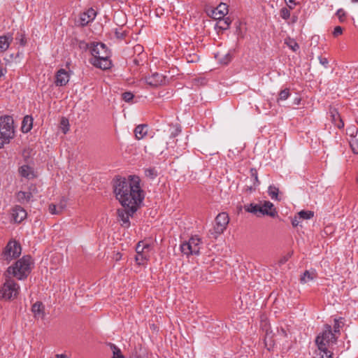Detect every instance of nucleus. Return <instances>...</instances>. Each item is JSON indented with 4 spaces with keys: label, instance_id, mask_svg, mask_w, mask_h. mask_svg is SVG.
<instances>
[{
    "label": "nucleus",
    "instance_id": "obj_1",
    "mask_svg": "<svg viewBox=\"0 0 358 358\" xmlns=\"http://www.w3.org/2000/svg\"><path fill=\"white\" fill-rule=\"evenodd\" d=\"M113 187L115 198L122 206L117 211L118 221L122 227L128 228L129 218L133 217L145 198L141 179L134 175L117 176L113 180Z\"/></svg>",
    "mask_w": 358,
    "mask_h": 358
},
{
    "label": "nucleus",
    "instance_id": "obj_2",
    "mask_svg": "<svg viewBox=\"0 0 358 358\" xmlns=\"http://www.w3.org/2000/svg\"><path fill=\"white\" fill-rule=\"evenodd\" d=\"M89 49L92 55L90 62L93 66L103 70L109 69L111 67L110 52L105 44L93 43L90 45Z\"/></svg>",
    "mask_w": 358,
    "mask_h": 358
},
{
    "label": "nucleus",
    "instance_id": "obj_3",
    "mask_svg": "<svg viewBox=\"0 0 358 358\" xmlns=\"http://www.w3.org/2000/svg\"><path fill=\"white\" fill-rule=\"evenodd\" d=\"M33 262L30 256H24L17 260L13 266L8 268L7 272L18 280L27 278L31 271Z\"/></svg>",
    "mask_w": 358,
    "mask_h": 358
},
{
    "label": "nucleus",
    "instance_id": "obj_4",
    "mask_svg": "<svg viewBox=\"0 0 358 358\" xmlns=\"http://www.w3.org/2000/svg\"><path fill=\"white\" fill-rule=\"evenodd\" d=\"M203 242L199 236H193L188 241L182 242L180 245V251L187 257L191 255H199Z\"/></svg>",
    "mask_w": 358,
    "mask_h": 358
},
{
    "label": "nucleus",
    "instance_id": "obj_5",
    "mask_svg": "<svg viewBox=\"0 0 358 358\" xmlns=\"http://www.w3.org/2000/svg\"><path fill=\"white\" fill-rule=\"evenodd\" d=\"M337 336L332 332L330 325H326L324 329L317 336L315 342L317 348H329L336 342Z\"/></svg>",
    "mask_w": 358,
    "mask_h": 358
},
{
    "label": "nucleus",
    "instance_id": "obj_6",
    "mask_svg": "<svg viewBox=\"0 0 358 358\" xmlns=\"http://www.w3.org/2000/svg\"><path fill=\"white\" fill-rule=\"evenodd\" d=\"M19 291V285L11 278H6L0 289V298L5 300L14 299L17 296Z\"/></svg>",
    "mask_w": 358,
    "mask_h": 358
},
{
    "label": "nucleus",
    "instance_id": "obj_7",
    "mask_svg": "<svg viewBox=\"0 0 358 358\" xmlns=\"http://www.w3.org/2000/svg\"><path fill=\"white\" fill-rule=\"evenodd\" d=\"M229 222V217L227 213L222 212L219 213L215 218V224L213 231H210V235L213 238H217V236L222 234L226 229Z\"/></svg>",
    "mask_w": 358,
    "mask_h": 358
},
{
    "label": "nucleus",
    "instance_id": "obj_8",
    "mask_svg": "<svg viewBox=\"0 0 358 358\" xmlns=\"http://www.w3.org/2000/svg\"><path fill=\"white\" fill-rule=\"evenodd\" d=\"M0 133L3 138L10 140L14 136L13 119L6 115L0 118Z\"/></svg>",
    "mask_w": 358,
    "mask_h": 358
},
{
    "label": "nucleus",
    "instance_id": "obj_9",
    "mask_svg": "<svg viewBox=\"0 0 358 358\" xmlns=\"http://www.w3.org/2000/svg\"><path fill=\"white\" fill-rule=\"evenodd\" d=\"M21 246L15 241H10L6 245L3 252V259L8 262L11 261L21 254Z\"/></svg>",
    "mask_w": 358,
    "mask_h": 358
},
{
    "label": "nucleus",
    "instance_id": "obj_10",
    "mask_svg": "<svg viewBox=\"0 0 358 358\" xmlns=\"http://www.w3.org/2000/svg\"><path fill=\"white\" fill-rule=\"evenodd\" d=\"M146 83L151 86L157 87L166 83V77L161 73H154L146 78Z\"/></svg>",
    "mask_w": 358,
    "mask_h": 358
},
{
    "label": "nucleus",
    "instance_id": "obj_11",
    "mask_svg": "<svg viewBox=\"0 0 358 358\" xmlns=\"http://www.w3.org/2000/svg\"><path fill=\"white\" fill-rule=\"evenodd\" d=\"M12 217L15 222L20 223L27 217L26 210L20 206H16L12 209Z\"/></svg>",
    "mask_w": 358,
    "mask_h": 358
},
{
    "label": "nucleus",
    "instance_id": "obj_12",
    "mask_svg": "<svg viewBox=\"0 0 358 358\" xmlns=\"http://www.w3.org/2000/svg\"><path fill=\"white\" fill-rule=\"evenodd\" d=\"M69 74L65 69H59L55 76V85L57 86H64L69 81Z\"/></svg>",
    "mask_w": 358,
    "mask_h": 358
},
{
    "label": "nucleus",
    "instance_id": "obj_13",
    "mask_svg": "<svg viewBox=\"0 0 358 358\" xmlns=\"http://www.w3.org/2000/svg\"><path fill=\"white\" fill-rule=\"evenodd\" d=\"M260 215H266L272 217L277 215L273 204L270 201H264L263 204H260Z\"/></svg>",
    "mask_w": 358,
    "mask_h": 358
},
{
    "label": "nucleus",
    "instance_id": "obj_14",
    "mask_svg": "<svg viewBox=\"0 0 358 358\" xmlns=\"http://www.w3.org/2000/svg\"><path fill=\"white\" fill-rule=\"evenodd\" d=\"M228 13V6L226 3H220L216 8L213 10L212 16L215 20H221Z\"/></svg>",
    "mask_w": 358,
    "mask_h": 358
},
{
    "label": "nucleus",
    "instance_id": "obj_15",
    "mask_svg": "<svg viewBox=\"0 0 358 358\" xmlns=\"http://www.w3.org/2000/svg\"><path fill=\"white\" fill-rule=\"evenodd\" d=\"M96 15V11L93 8L88 9L86 12L80 14V23L82 26L87 25L90 22L94 20Z\"/></svg>",
    "mask_w": 358,
    "mask_h": 358
},
{
    "label": "nucleus",
    "instance_id": "obj_16",
    "mask_svg": "<svg viewBox=\"0 0 358 358\" xmlns=\"http://www.w3.org/2000/svg\"><path fill=\"white\" fill-rule=\"evenodd\" d=\"M13 39L12 34L0 36V52H4L8 50Z\"/></svg>",
    "mask_w": 358,
    "mask_h": 358
},
{
    "label": "nucleus",
    "instance_id": "obj_17",
    "mask_svg": "<svg viewBox=\"0 0 358 358\" xmlns=\"http://www.w3.org/2000/svg\"><path fill=\"white\" fill-rule=\"evenodd\" d=\"M317 277L315 270L306 271L301 275L300 280L303 284L309 283Z\"/></svg>",
    "mask_w": 358,
    "mask_h": 358
},
{
    "label": "nucleus",
    "instance_id": "obj_18",
    "mask_svg": "<svg viewBox=\"0 0 358 358\" xmlns=\"http://www.w3.org/2000/svg\"><path fill=\"white\" fill-rule=\"evenodd\" d=\"M333 353L328 348H320L315 351L313 358H333Z\"/></svg>",
    "mask_w": 358,
    "mask_h": 358
},
{
    "label": "nucleus",
    "instance_id": "obj_19",
    "mask_svg": "<svg viewBox=\"0 0 358 358\" xmlns=\"http://www.w3.org/2000/svg\"><path fill=\"white\" fill-rule=\"evenodd\" d=\"M32 312L34 316L38 318H43L44 316V306L41 302H36L32 306Z\"/></svg>",
    "mask_w": 358,
    "mask_h": 358
},
{
    "label": "nucleus",
    "instance_id": "obj_20",
    "mask_svg": "<svg viewBox=\"0 0 358 358\" xmlns=\"http://www.w3.org/2000/svg\"><path fill=\"white\" fill-rule=\"evenodd\" d=\"M150 257V251H146L136 254L135 260L138 265H145L149 260Z\"/></svg>",
    "mask_w": 358,
    "mask_h": 358
},
{
    "label": "nucleus",
    "instance_id": "obj_21",
    "mask_svg": "<svg viewBox=\"0 0 358 358\" xmlns=\"http://www.w3.org/2000/svg\"><path fill=\"white\" fill-rule=\"evenodd\" d=\"M19 172L22 177H24V178H27L29 179L33 178L35 177V175H34V173L32 169L27 165L22 166L19 169Z\"/></svg>",
    "mask_w": 358,
    "mask_h": 358
},
{
    "label": "nucleus",
    "instance_id": "obj_22",
    "mask_svg": "<svg viewBox=\"0 0 358 358\" xmlns=\"http://www.w3.org/2000/svg\"><path fill=\"white\" fill-rule=\"evenodd\" d=\"M134 133L137 139H142L148 133V126L146 124L138 125L135 128Z\"/></svg>",
    "mask_w": 358,
    "mask_h": 358
},
{
    "label": "nucleus",
    "instance_id": "obj_23",
    "mask_svg": "<svg viewBox=\"0 0 358 358\" xmlns=\"http://www.w3.org/2000/svg\"><path fill=\"white\" fill-rule=\"evenodd\" d=\"M32 124H33L32 117L31 116L26 115L22 120V131L24 133L29 132L32 128Z\"/></svg>",
    "mask_w": 358,
    "mask_h": 358
},
{
    "label": "nucleus",
    "instance_id": "obj_24",
    "mask_svg": "<svg viewBox=\"0 0 358 358\" xmlns=\"http://www.w3.org/2000/svg\"><path fill=\"white\" fill-rule=\"evenodd\" d=\"M17 199L20 203L28 202L32 197L29 192L20 191L16 194Z\"/></svg>",
    "mask_w": 358,
    "mask_h": 358
},
{
    "label": "nucleus",
    "instance_id": "obj_25",
    "mask_svg": "<svg viewBox=\"0 0 358 358\" xmlns=\"http://www.w3.org/2000/svg\"><path fill=\"white\" fill-rule=\"evenodd\" d=\"M245 209L246 211L253 213L257 216L260 215V204L250 203V205L245 206Z\"/></svg>",
    "mask_w": 358,
    "mask_h": 358
},
{
    "label": "nucleus",
    "instance_id": "obj_26",
    "mask_svg": "<svg viewBox=\"0 0 358 358\" xmlns=\"http://www.w3.org/2000/svg\"><path fill=\"white\" fill-rule=\"evenodd\" d=\"M264 343L266 347L268 350H271L272 347H273L275 344V341L273 339V334L272 332H268V331L266 333L265 338H264Z\"/></svg>",
    "mask_w": 358,
    "mask_h": 358
},
{
    "label": "nucleus",
    "instance_id": "obj_27",
    "mask_svg": "<svg viewBox=\"0 0 358 358\" xmlns=\"http://www.w3.org/2000/svg\"><path fill=\"white\" fill-rule=\"evenodd\" d=\"M15 41L17 44H19L20 45L24 47L27 44V39L26 36L24 32L19 31L17 33L15 36Z\"/></svg>",
    "mask_w": 358,
    "mask_h": 358
},
{
    "label": "nucleus",
    "instance_id": "obj_28",
    "mask_svg": "<svg viewBox=\"0 0 358 358\" xmlns=\"http://www.w3.org/2000/svg\"><path fill=\"white\" fill-rule=\"evenodd\" d=\"M299 219L310 220L313 217L314 212L311 210H301L298 213Z\"/></svg>",
    "mask_w": 358,
    "mask_h": 358
},
{
    "label": "nucleus",
    "instance_id": "obj_29",
    "mask_svg": "<svg viewBox=\"0 0 358 358\" xmlns=\"http://www.w3.org/2000/svg\"><path fill=\"white\" fill-rule=\"evenodd\" d=\"M150 247L148 244H146L142 241L138 242L136 247V254L142 253L143 252L150 251Z\"/></svg>",
    "mask_w": 358,
    "mask_h": 358
},
{
    "label": "nucleus",
    "instance_id": "obj_30",
    "mask_svg": "<svg viewBox=\"0 0 358 358\" xmlns=\"http://www.w3.org/2000/svg\"><path fill=\"white\" fill-rule=\"evenodd\" d=\"M110 348L113 355L112 358H124L121 353L120 349L117 348L115 345L110 343Z\"/></svg>",
    "mask_w": 358,
    "mask_h": 358
},
{
    "label": "nucleus",
    "instance_id": "obj_31",
    "mask_svg": "<svg viewBox=\"0 0 358 358\" xmlns=\"http://www.w3.org/2000/svg\"><path fill=\"white\" fill-rule=\"evenodd\" d=\"M285 43L293 51H296L299 46L297 43L292 38H288L285 40Z\"/></svg>",
    "mask_w": 358,
    "mask_h": 358
},
{
    "label": "nucleus",
    "instance_id": "obj_32",
    "mask_svg": "<svg viewBox=\"0 0 358 358\" xmlns=\"http://www.w3.org/2000/svg\"><path fill=\"white\" fill-rule=\"evenodd\" d=\"M279 189L275 186L271 185L268 187V194L271 196L272 199L278 200V194Z\"/></svg>",
    "mask_w": 358,
    "mask_h": 358
},
{
    "label": "nucleus",
    "instance_id": "obj_33",
    "mask_svg": "<svg viewBox=\"0 0 358 358\" xmlns=\"http://www.w3.org/2000/svg\"><path fill=\"white\" fill-rule=\"evenodd\" d=\"M250 173L251 178L253 179V185L255 187L259 185L257 171L256 169L252 168V169H250Z\"/></svg>",
    "mask_w": 358,
    "mask_h": 358
},
{
    "label": "nucleus",
    "instance_id": "obj_34",
    "mask_svg": "<svg viewBox=\"0 0 358 358\" xmlns=\"http://www.w3.org/2000/svg\"><path fill=\"white\" fill-rule=\"evenodd\" d=\"M219 20V27L220 29H227L229 28L230 24H231V20H229V17H227V18H222L221 20Z\"/></svg>",
    "mask_w": 358,
    "mask_h": 358
},
{
    "label": "nucleus",
    "instance_id": "obj_35",
    "mask_svg": "<svg viewBox=\"0 0 358 358\" xmlns=\"http://www.w3.org/2000/svg\"><path fill=\"white\" fill-rule=\"evenodd\" d=\"M350 145L355 154H358V138H352L350 140Z\"/></svg>",
    "mask_w": 358,
    "mask_h": 358
},
{
    "label": "nucleus",
    "instance_id": "obj_36",
    "mask_svg": "<svg viewBox=\"0 0 358 358\" xmlns=\"http://www.w3.org/2000/svg\"><path fill=\"white\" fill-rule=\"evenodd\" d=\"M145 175L150 178H155L157 176V171L155 168H148L145 169Z\"/></svg>",
    "mask_w": 358,
    "mask_h": 358
},
{
    "label": "nucleus",
    "instance_id": "obj_37",
    "mask_svg": "<svg viewBox=\"0 0 358 358\" xmlns=\"http://www.w3.org/2000/svg\"><path fill=\"white\" fill-rule=\"evenodd\" d=\"M63 208L62 205L57 207L55 204H50L49 206V211L52 215L59 214L62 211Z\"/></svg>",
    "mask_w": 358,
    "mask_h": 358
},
{
    "label": "nucleus",
    "instance_id": "obj_38",
    "mask_svg": "<svg viewBox=\"0 0 358 358\" xmlns=\"http://www.w3.org/2000/svg\"><path fill=\"white\" fill-rule=\"evenodd\" d=\"M289 89H285L280 91L279 93L278 100L285 101L289 96Z\"/></svg>",
    "mask_w": 358,
    "mask_h": 358
},
{
    "label": "nucleus",
    "instance_id": "obj_39",
    "mask_svg": "<svg viewBox=\"0 0 358 358\" xmlns=\"http://www.w3.org/2000/svg\"><path fill=\"white\" fill-rule=\"evenodd\" d=\"M347 134L350 138H355L358 134V129L355 127H350L347 129Z\"/></svg>",
    "mask_w": 358,
    "mask_h": 358
},
{
    "label": "nucleus",
    "instance_id": "obj_40",
    "mask_svg": "<svg viewBox=\"0 0 358 358\" xmlns=\"http://www.w3.org/2000/svg\"><path fill=\"white\" fill-rule=\"evenodd\" d=\"M280 14L284 20H287L290 17V11L287 8H282Z\"/></svg>",
    "mask_w": 358,
    "mask_h": 358
},
{
    "label": "nucleus",
    "instance_id": "obj_41",
    "mask_svg": "<svg viewBox=\"0 0 358 358\" xmlns=\"http://www.w3.org/2000/svg\"><path fill=\"white\" fill-rule=\"evenodd\" d=\"M134 98V94L131 92H127L122 94V99L126 102H129Z\"/></svg>",
    "mask_w": 358,
    "mask_h": 358
},
{
    "label": "nucleus",
    "instance_id": "obj_42",
    "mask_svg": "<svg viewBox=\"0 0 358 358\" xmlns=\"http://www.w3.org/2000/svg\"><path fill=\"white\" fill-rule=\"evenodd\" d=\"M342 33H343V29H342V27H340V26H337V27H336L334 28V31H333V36H334V37H337V36H338L341 35V34H342Z\"/></svg>",
    "mask_w": 358,
    "mask_h": 358
},
{
    "label": "nucleus",
    "instance_id": "obj_43",
    "mask_svg": "<svg viewBox=\"0 0 358 358\" xmlns=\"http://www.w3.org/2000/svg\"><path fill=\"white\" fill-rule=\"evenodd\" d=\"M301 219H299V215L298 214L296 215H295L292 220V224L294 227H296L300 225V222H301Z\"/></svg>",
    "mask_w": 358,
    "mask_h": 358
},
{
    "label": "nucleus",
    "instance_id": "obj_44",
    "mask_svg": "<svg viewBox=\"0 0 358 358\" xmlns=\"http://www.w3.org/2000/svg\"><path fill=\"white\" fill-rule=\"evenodd\" d=\"M340 328H341V324H340L339 320L335 319L334 320V325L335 334L337 332H339Z\"/></svg>",
    "mask_w": 358,
    "mask_h": 358
},
{
    "label": "nucleus",
    "instance_id": "obj_45",
    "mask_svg": "<svg viewBox=\"0 0 358 358\" xmlns=\"http://www.w3.org/2000/svg\"><path fill=\"white\" fill-rule=\"evenodd\" d=\"M319 61H320V63L324 66L325 68L327 67L328 66V64H329V61L327 59V58L326 57H319Z\"/></svg>",
    "mask_w": 358,
    "mask_h": 358
},
{
    "label": "nucleus",
    "instance_id": "obj_46",
    "mask_svg": "<svg viewBox=\"0 0 358 358\" xmlns=\"http://www.w3.org/2000/svg\"><path fill=\"white\" fill-rule=\"evenodd\" d=\"M230 60L231 57L229 55H227L223 60L219 59L220 62L223 64H227L230 62Z\"/></svg>",
    "mask_w": 358,
    "mask_h": 358
},
{
    "label": "nucleus",
    "instance_id": "obj_47",
    "mask_svg": "<svg viewBox=\"0 0 358 358\" xmlns=\"http://www.w3.org/2000/svg\"><path fill=\"white\" fill-rule=\"evenodd\" d=\"M10 140H7L6 138H0V148H1L5 143H8Z\"/></svg>",
    "mask_w": 358,
    "mask_h": 358
},
{
    "label": "nucleus",
    "instance_id": "obj_48",
    "mask_svg": "<svg viewBox=\"0 0 358 358\" xmlns=\"http://www.w3.org/2000/svg\"><path fill=\"white\" fill-rule=\"evenodd\" d=\"M199 60V57L196 55H194L191 59H187V62H196Z\"/></svg>",
    "mask_w": 358,
    "mask_h": 358
},
{
    "label": "nucleus",
    "instance_id": "obj_49",
    "mask_svg": "<svg viewBox=\"0 0 358 358\" xmlns=\"http://www.w3.org/2000/svg\"><path fill=\"white\" fill-rule=\"evenodd\" d=\"M337 15L338 16L339 19L341 20L342 17L344 15V12L342 10H338L337 11Z\"/></svg>",
    "mask_w": 358,
    "mask_h": 358
},
{
    "label": "nucleus",
    "instance_id": "obj_50",
    "mask_svg": "<svg viewBox=\"0 0 358 358\" xmlns=\"http://www.w3.org/2000/svg\"><path fill=\"white\" fill-rule=\"evenodd\" d=\"M61 124L63 125V126H69V122H68V120L65 119V118H62V120H61Z\"/></svg>",
    "mask_w": 358,
    "mask_h": 358
},
{
    "label": "nucleus",
    "instance_id": "obj_51",
    "mask_svg": "<svg viewBox=\"0 0 358 358\" xmlns=\"http://www.w3.org/2000/svg\"><path fill=\"white\" fill-rule=\"evenodd\" d=\"M180 132V130L177 129L176 130V132H175V133H173V134H171V136H172L173 138H174V137H175V136H177Z\"/></svg>",
    "mask_w": 358,
    "mask_h": 358
},
{
    "label": "nucleus",
    "instance_id": "obj_52",
    "mask_svg": "<svg viewBox=\"0 0 358 358\" xmlns=\"http://www.w3.org/2000/svg\"><path fill=\"white\" fill-rule=\"evenodd\" d=\"M62 130H63L64 134H66L67 131H69V126H64V127L62 128Z\"/></svg>",
    "mask_w": 358,
    "mask_h": 358
},
{
    "label": "nucleus",
    "instance_id": "obj_53",
    "mask_svg": "<svg viewBox=\"0 0 358 358\" xmlns=\"http://www.w3.org/2000/svg\"><path fill=\"white\" fill-rule=\"evenodd\" d=\"M344 126V123L342 122V120H340L339 123L337 124V127L338 128H342Z\"/></svg>",
    "mask_w": 358,
    "mask_h": 358
},
{
    "label": "nucleus",
    "instance_id": "obj_54",
    "mask_svg": "<svg viewBox=\"0 0 358 358\" xmlns=\"http://www.w3.org/2000/svg\"><path fill=\"white\" fill-rule=\"evenodd\" d=\"M279 334H280L282 336H286V331L283 329H282L280 331H279Z\"/></svg>",
    "mask_w": 358,
    "mask_h": 358
},
{
    "label": "nucleus",
    "instance_id": "obj_55",
    "mask_svg": "<svg viewBox=\"0 0 358 358\" xmlns=\"http://www.w3.org/2000/svg\"><path fill=\"white\" fill-rule=\"evenodd\" d=\"M287 2H289V3H292L293 5H295V1L294 0H286Z\"/></svg>",
    "mask_w": 358,
    "mask_h": 358
},
{
    "label": "nucleus",
    "instance_id": "obj_56",
    "mask_svg": "<svg viewBox=\"0 0 358 358\" xmlns=\"http://www.w3.org/2000/svg\"><path fill=\"white\" fill-rule=\"evenodd\" d=\"M3 75V71L1 69H0V77L2 76Z\"/></svg>",
    "mask_w": 358,
    "mask_h": 358
},
{
    "label": "nucleus",
    "instance_id": "obj_57",
    "mask_svg": "<svg viewBox=\"0 0 358 358\" xmlns=\"http://www.w3.org/2000/svg\"><path fill=\"white\" fill-rule=\"evenodd\" d=\"M119 258H120V254H117L116 259L117 260V259H119Z\"/></svg>",
    "mask_w": 358,
    "mask_h": 358
},
{
    "label": "nucleus",
    "instance_id": "obj_58",
    "mask_svg": "<svg viewBox=\"0 0 358 358\" xmlns=\"http://www.w3.org/2000/svg\"><path fill=\"white\" fill-rule=\"evenodd\" d=\"M352 2L355 3V2H358V0H351Z\"/></svg>",
    "mask_w": 358,
    "mask_h": 358
},
{
    "label": "nucleus",
    "instance_id": "obj_59",
    "mask_svg": "<svg viewBox=\"0 0 358 358\" xmlns=\"http://www.w3.org/2000/svg\"><path fill=\"white\" fill-rule=\"evenodd\" d=\"M357 124H358V121H357Z\"/></svg>",
    "mask_w": 358,
    "mask_h": 358
}]
</instances>
